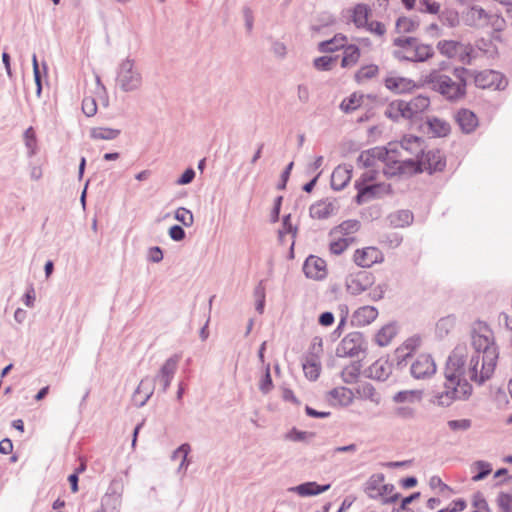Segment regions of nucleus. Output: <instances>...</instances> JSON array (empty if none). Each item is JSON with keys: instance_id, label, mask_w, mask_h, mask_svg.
<instances>
[{"instance_id": "1", "label": "nucleus", "mask_w": 512, "mask_h": 512, "mask_svg": "<svg viewBox=\"0 0 512 512\" xmlns=\"http://www.w3.org/2000/svg\"><path fill=\"white\" fill-rule=\"evenodd\" d=\"M465 347L457 346L448 357L444 375V391L434 396V404L442 407L450 406L455 400L467 399L472 386L465 376Z\"/></svg>"}, {"instance_id": "2", "label": "nucleus", "mask_w": 512, "mask_h": 512, "mask_svg": "<svg viewBox=\"0 0 512 512\" xmlns=\"http://www.w3.org/2000/svg\"><path fill=\"white\" fill-rule=\"evenodd\" d=\"M468 74L469 70L463 67L454 68V78L438 70H432L425 77V83L447 101L456 102L465 96L466 75Z\"/></svg>"}, {"instance_id": "3", "label": "nucleus", "mask_w": 512, "mask_h": 512, "mask_svg": "<svg viewBox=\"0 0 512 512\" xmlns=\"http://www.w3.org/2000/svg\"><path fill=\"white\" fill-rule=\"evenodd\" d=\"M116 85L123 92H133L142 86V74L130 58L123 60L116 73Z\"/></svg>"}, {"instance_id": "4", "label": "nucleus", "mask_w": 512, "mask_h": 512, "mask_svg": "<svg viewBox=\"0 0 512 512\" xmlns=\"http://www.w3.org/2000/svg\"><path fill=\"white\" fill-rule=\"evenodd\" d=\"M499 349L492 332L482 324V382L489 379L496 368Z\"/></svg>"}, {"instance_id": "5", "label": "nucleus", "mask_w": 512, "mask_h": 512, "mask_svg": "<svg viewBox=\"0 0 512 512\" xmlns=\"http://www.w3.org/2000/svg\"><path fill=\"white\" fill-rule=\"evenodd\" d=\"M417 146L418 154L421 151V138L411 136L404 138L400 143L390 142L387 146V155H385V167L383 172L386 176L390 177V170H395V166H398L400 160L404 157V151L408 150V144Z\"/></svg>"}, {"instance_id": "6", "label": "nucleus", "mask_w": 512, "mask_h": 512, "mask_svg": "<svg viewBox=\"0 0 512 512\" xmlns=\"http://www.w3.org/2000/svg\"><path fill=\"white\" fill-rule=\"evenodd\" d=\"M366 349L364 336L360 332H351L346 335L336 349L338 357H355Z\"/></svg>"}, {"instance_id": "7", "label": "nucleus", "mask_w": 512, "mask_h": 512, "mask_svg": "<svg viewBox=\"0 0 512 512\" xmlns=\"http://www.w3.org/2000/svg\"><path fill=\"white\" fill-rule=\"evenodd\" d=\"M122 493V482L120 480L113 479L107 489V492L101 499V508L97 512H119Z\"/></svg>"}, {"instance_id": "8", "label": "nucleus", "mask_w": 512, "mask_h": 512, "mask_svg": "<svg viewBox=\"0 0 512 512\" xmlns=\"http://www.w3.org/2000/svg\"><path fill=\"white\" fill-rule=\"evenodd\" d=\"M436 372V364L429 354L419 355L410 365V374L417 380H425Z\"/></svg>"}, {"instance_id": "9", "label": "nucleus", "mask_w": 512, "mask_h": 512, "mask_svg": "<svg viewBox=\"0 0 512 512\" xmlns=\"http://www.w3.org/2000/svg\"><path fill=\"white\" fill-rule=\"evenodd\" d=\"M180 359L181 355L179 354H174L173 356L169 357L161 366L157 375L154 378H151L154 385L156 382L161 384L163 393H165L169 388L171 381L177 371Z\"/></svg>"}, {"instance_id": "10", "label": "nucleus", "mask_w": 512, "mask_h": 512, "mask_svg": "<svg viewBox=\"0 0 512 512\" xmlns=\"http://www.w3.org/2000/svg\"><path fill=\"white\" fill-rule=\"evenodd\" d=\"M374 283V276L367 271H359L346 278V290L351 295H359L369 289Z\"/></svg>"}, {"instance_id": "11", "label": "nucleus", "mask_w": 512, "mask_h": 512, "mask_svg": "<svg viewBox=\"0 0 512 512\" xmlns=\"http://www.w3.org/2000/svg\"><path fill=\"white\" fill-rule=\"evenodd\" d=\"M423 140L421 139V145ZM421 163H423V171H427L429 174L435 172H442L446 167V158L442 152L438 149L429 150L424 152L421 147Z\"/></svg>"}, {"instance_id": "12", "label": "nucleus", "mask_w": 512, "mask_h": 512, "mask_svg": "<svg viewBox=\"0 0 512 512\" xmlns=\"http://www.w3.org/2000/svg\"><path fill=\"white\" fill-rule=\"evenodd\" d=\"M355 188L357 189V195L355 196L357 204H362L370 199L380 197L390 191V185L385 183L366 185L360 183V181H356Z\"/></svg>"}, {"instance_id": "13", "label": "nucleus", "mask_w": 512, "mask_h": 512, "mask_svg": "<svg viewBox=\"0 0 512 512\" xmlns=\"http://www.w3.org/2000/svg\"><path fill=\"white\" fill-rule=\"evenodd\" d=\"M394 168L395 170H390V177L411 176L414 174L422 173L423 163H421V156L412 157L409 155H404L398 166H395Z\"/></svg>"}, {"instance_id": "14", "label": "nucleus", "mask_w": 512, "mask_h": 512, "mask_svg": "<svg viewBox=\"0 0 512 512\" xmlns=\"http://www.w3.org/2000/svg\"><path fill=\"white\" fill-rule=\"evenodd\" d=\"M437 48L442 55L447 56L448 58H453L459 55L462 62L470 63V52L466 51V48L459 42L442 40L438 42Z\"/></svg>"}, {"instance_id": "15", "label": "nucleus", "mask_w": 512, "mask_h": 512, "mask_svg": "<svg viewBox=\"0 0 512 512\" xmlns=\"http://www.w3.org/2000/svg\"><path fill=\"white\" fill-rule=\"evenodd\" d=\"M353 259L355 264L359 267L368 268L375 263L382 262L383 255L376 247H366L363 249H357L354 253Z\"/></svg>"}, {"instance_id": "16", "label": "nucleus", "mask_w": 512, "mask_h": 512, "mask_svg": "<svg viewBox=\"0 0 512 512\" xmlns=\"http://www.w3.org/2000/svg\"><path fill=\"white\" fill-rule=\"evenodd\" d=\"M303 272L306 277L321 280L326 277V262L317 256L310 255L304 262Z\"/></svg>"}, {"instance_id": "17", "label": "nucleus", "mask_w": 512, "mask_h": 512, "mask_svg": "<svg viewBox=\"0 0 512 512\" xmlns=\"http://www.w3.org/2000/svg\"><path fill=\"white\" fill-rule=\"evenodd\" d=\"M415 37H398L393 40V45L399 47V50H395L393 55L395 58L401 61L414 62V48Z\"/></svg>"}, {"instance_id": "18", "label": "nucleus", "mask_w": 512, "mask_h": 512, "mask_svg": "<svg viewBox=\"0 0 512 512\" xmlns=\"http://www.w3.org/2000/svg\"><path fill=\"white\" fill-rule=\"evenodd\" d=\"M337 210L338 207L335 201L327 198L312 204L309 213L312 218L322 220L329 218L331 215L335 214Z\"/></svg>"}, {"instance_id": "19", "label": "nucleus", "mask_w": 512, "mask_h": 512, "mask_svg": "<svg viewBox=\"0 0 512 512\" xmlns=\"http://www.w3.org/2000/svg\"><path fill=\"white\" fill-rule=\"evenodd\" d=\"M154 393V384L150 377L143 378L133 393L132 401L137 407H143Z\"/></svg>"}, {"instance_id": "20", "label": "nucleus", "mask_w": 512, "mask_h": 512, "mask_svg": "<svg viewBox=\"0 0 512 512\" xmlns=\"http://www.w3.org/2000/svg\"><path fill=\"white\" fill-rule=\"evenodd\" d=\"M430 105L428 96L418 95L409 101L404 100L406 119H416L419 114L423 113Z\"/></svg>"}, {"instance_id": "21", "label": "nucleus", "mask_w": 512, "mask_h": 512, "mask_svg": "<svg viewBox=\"0 0 512 512\" xmlns=\"http://www.w3.org/2000/svg\"><path fill=\"white\" fill-rule=\"evenodd\" d=\"M506 23L503 17L495 14V15H484V10L482 9V28L486 29L487 34H492V38L494 40L500 39V32L505 28Z\"/></svg>"}, {"instance_id": "22", "label": "nucleus", "mask_w": 512, "mask_h": 512, "mask_svg": "<svg viewBox=\"0 0 512 512\" xmlns=\"http://www.w3.org/2000/svg\"><path fill=\"white\" fill-rule=\"evenodd\" d=\"M352 170L351 165L337 166L331 175V187L336 191L344 189L352 177Z\"/></svg>"}, {"instance_id": "23", "label": "nucleus", "mask_w": 512, "mask_h": 512, "mask_svg": "<svg viewBox=\"0 0 512 512\" xmlns=\"http://www.w3.org/2000/svg\"><path fill=\"white\" fill-rule=\"evenodd\" d=\"M507 86V80L498 71H482V89L503 90Z\"/></svg>"}, {"instance_id": "24", "label": "nucleus", "mask_w": 512, "mask_h": 512, "mask_svg": "<svg viewBox=\"0 0 512 512\" xmlns=\"http://www.w3.org/2000/svg\"><path fill=\"white\" fill-rule=\"evenodd\" d=\"M477 324H480V320L474 321V326L471 331L472 345L475 349L476 355H473L470 360L469 377L471 380L480 383V380H478L477 373L478 357L480 353V334H478L477 329L475 327Z\"/></svg>"}, {"instance_id": "25", "label": "nucleus", "mask_w": 512, "mask_h": 512, "mask_svg": "<svg viewBox=\"0 0 512 512\" xmlns=\"http://www.w3.org/2000/svg\"><path fill=\"white\" fill-rule=\"evenodd\" d=\"M392 373V365L388 360L379 359L368 368V376L378 381H385Z\"/></svg>"}, {"instance_id": "26", "label": "nucleus", "mask_w": 512, "mask_h": 512, "mask_svg": "<svg viewBox=\"0 0 512 512\" xmlns=\"http://www.w3.org/2000/svg\"><path fill=\"white\" fill-rule=\"evenodd\" d=\"M330 484L319 485L316 482H305L295 487L290 488V491L297 493L299 496H315L330 489Z\"/></svg>"}, {"instance_id": "27", "label": "nucleus", "mask_w": 512, "mask_h": 512, "mask_svg": "<svg viewBox=\"0 0 512 512\" xmlns=\"http://www.w3.org/2000/svg\"><path fill=\"white\" fill-rule=\"evenodd\" d=\"M456 121L464 133L472 132L478 125L477 116L467 109H461L457 112Z\"/></svg>"}, {"instance_id": "28", "label": "nucleus", "mask_w": 512, "mask_h": 512, "mask_svg": "<svg viewBox=\"0 0 512 512\" xmlns=\"http://www.w3.org/2000/svg\"><path fill=\"white\" fill-rule=\"evenodd\" d=\"M347 37L338 33L330 40L322 41L318 44V50L321 53H330L347 46Z\"/></svg>"}, {"instance_id": "29", "label": "nucleus", "mask_w": 512, "mask_h": 512, "mask_svg": "<svg viewBox=\"0 0 512 512\" xmlns=\"http://www.w3.org/2000/svg\"><path fill=\"white\" fill-rule=\"evenodd\" d=\"M378 316V311L373 306H363L360 307L353 316L354 322L360 326L369 325L373 322Z\"/></svg>"}, {"instance_id": "30", "label": "nucleus", "mask_w": 512, "mask_h": 512, "mask_svg": "<svg viewBox=\"0 0 512 512\" xmlns=\"http://www.w3.org/2000/svg\"><path fill=\"white\" fill-rule=\"evenodd\" d=\"M427 125L435 137H446L451 131L450 124L437 117L428 118Z\"/></svg>"}, {"instance_id": "31", "label": "nucleus", "mask_w": 512, "mask_h": 512, "mask_svg": "<svg viewBox=\"0 0 512 512\" xmlns=\"http://www.w3.org/2000/svg\"><path fill=\"white\" fill-rule=\"evenodd\" d=\"M329 396L342 406L350 405L354 399L352 390L347 387H336L329 391Z\"/></svg>"}, {"instance_id": "32", "label": "nucleus", "mask_w": 512, "mask_h": 512, "mask_svg": "<svg viewBox=\"0 0 512 512\" xmlns=\"http://www.w3.org/2000/svg\"><path fill=\"white\" fill-rule=\"evenodd\" d=\"M302 367L305 376L312 381H315L320 374V362L314 355L307 356L302 362Z\"/></svg>"}, {"instance_id": "33", "label": "nucleus", "mask_w": 512, "mask_h": 512, "mask_svg": "<svg viewBox=\"0 0 512 512\" xmlns=\"http://www.w3.org/2000/svg\"><path fill=\"white\" fill-rule=\"evenodd\" d=\"M370 8L366 4H357L353 9L352 21L357 28H365L368 25Z\"/></svg>"}, {"instance_id": "34", "label": "nucleus", "mask_w": 512, "mask_h": 512, "mask_svg": "<svg viewBox=\"0 0 512 512\" xmlns=\"http://www.w3.org/2000/svg\"><path fill=\"white\" fill-rule=\"evenodd\" d=\"M385 86L392 92L403 93L410 89L411 81L403 77H387L384 81Z\"/></svg>"}, {"instance_id": "35", "label": "nucleus", "mask_w": 512, "mask_h": 512, "mask_svg": "<svg viewBox=\"0 0 512 512\" xmlns=\"http://www.w3.org/2000/svg\"><path fill=\"white\" fill-rule=\"evenodd\" d=\"M420 25V21L418 17H405L401 16L396 20V31L398 33H412L414 32Z\"/></svg>"}, {"instance_id": "36", "label": "nucleus", "mask_w": 512, "mask_h": 512, "mask_svg": "<svg viewBox=\"0 0 512 512\" xmlns=\"http://www.w3.org/2000/svg\"><path fill=\"white\" fill-rule=\"evenodd\" d=\"M361 368L362 364L360 361H354L346 366L341 372L343 382L346 384L355 383L360 375Z\"/></svg>"}, {"instance_id": "37", "label": "nucleus", "mask_w": 512, "mask_h": 512, "mask_svg": "<svg viewBox=\"0 0 512 512\" xmlns=\"http://www.w3.org/2000/svg\"><path fill=\"white\" fill-rule=\"evenodd\" d=\"M405 107L404 100H395L387 106L384 115L393 121H398L401 117L406 118Z\"/></svg>"}, {"instance_id": "38", "label": "nucleus", "mask_w": 512, "mask_h": 512, "mask_svg": "<svg viewBox=\"0 0 512 512\" xmlns=\"http://www.w3.org/2000/svg\"><path fill=\"white\" fill-rule=\"evenodd\" d=\"M360 58V49L357 45L351 44L344 48L341 66L347 68L355 65Z\"/></svg>"}, {"instance_id": "39", "label": "nucleus", "mask_w": 512, "mask_h": 512, "mask_svg": "<svg viewBox=\"0 0 512 512\" xmlns=\"http://www.w3.org/2000/svg\"><path fill=\"white\" fill-rule=\"evenodd\" d=\"M423 396V392L421 390H403L397 392L393 396V401L395 403H415L420 402Z\"/></svg>"}, {"instance_id": "40", "label": "nucleus", "mask_w": 512, "mask_h": 512, "mask_svg": "<svg viewBox=\"0 0 512 512\" xmlns=\"http://www.w3.org/2000/svg\"><path fill=\"white\" fill-rule=\"evenodd\" d=\"M120 133L121 131L119 129L94 127L90 131V137L96 140H113L116 139Z\"/></svg>"}, {"instance_id": "41", "label": "nucleus", "mask_w": 512, "mask_h": 512, "mask_svg": "<svg viewBox=\"0 0 512 512\" xmlns=\"http://www.w3.org/2000/svg\"><path fill=\"white\" fill-rule=\"evenodd\" d=\"M396 326L388 324L383 326L376 334L375 340L379 346H387L396 335Z\"/></svg>"}, {"instance_id": "42", "label": "nucleus", "mask_w": 512, "mask_h": 512, "mask_svg": "<svg viewBox=\"0 0 512 512\" xmlns=\"http://www.w3.org/2000/svg\"><path fill=\"white\" fill-rule=\"evenodd\" d=\"M414 48V62H424L434 55L432 46L420 43L417 38H415Z\"/></svg>"}, {"instance_id": "43", "label": "nucleus", "mask_w": 512, "mask_h": 512, "mask_svg": "<svg viewBox=\"0 0 512 512\" xmlns=\"http://www.w3.org/2000/svg\"><path fill=\"white\" fill-rule=\"evenodd\" d=\"M383 480L384 476L382 474L378 475L376 478L373 476L368 480L365 492L369 498L376 499L381 497V486Z\"/></svg>"}, {"instance_id": "44", "label": "nucleus", "mask_w": 512, "mask_h": 512, "mask_svg": "<svg viewBox=\"0 0 512 512\" xmlns=\"http://www.w3.org/2000/svg\"><path fill=\"white\" fill-rule=\"evenodd\" d=\"M379 73V67L375 64L362 66L355 74V80L361 83L364 80H369L376 77Z\"/></svg>"}, {"instance_id": "45", "label": "nucleus", "mask_w": 512, "mask_h": 512, "mask_svg": "<svg viewBox=\"0 0 512 512\" xmlns=\"http://www.w3.org/2000/svg\"><path fill=\"white\" fill-rule=\"evenodd\" d=\"M314 436V432L300 431L294 427L285 434L284 438L293 442H309Z\"/></svg>"}, {"instance_id": "46", "label": "nucleus", "mask_w": 512, "mask_h": 512, "mask_svg": "<svg viewBox=\"0 0 512 512\" xmlns=\"http://www.w3.org/2000/svg\"><path fill=\"white\" fill-rule=\"evenodd\" d=\"M455 326V317L453 315H449L441 318L436 324V331L439 336H446L451 329Z\"/></svg>"}, {"instance_id": "47", "label": "nucleus", "mask_w": 512, "mask_h": 512, "mask_svg": "<svg viewBox=\"0 0 512 512\" xmlns=\"http://www.w3.org/2000/svg\"><path fill=\"white\" fill-rule=\"evenodd\" d=\"M190 451H191L190 444L183 443L172 453V456H171L172 460H175V455H182V460H181L180 465L178 467V471H181L183 469L184 470L187 469V467L189 465L187 457H188V454L190 453Z\"/></svg>"}, {"instance_id": "48", "label": "nucleus", "mask_w": 512, "mask_h": 512, "mask_svg": "<svg viewBox=\"0 0 512 512\" xmlns=\"http://www.w3.org/2000/svg\"><path fill=\"white\" fill-rule=\"evenodd\" d=\"M174 218L186 227H191L194 223L192 212L185 207H179L175 211Z\"/></svg>"}, {"instance_id": "49", "label": "nucleus", "mask_w": 512, "mask_h": 512, "mask_svg": "<svg viewBox=\"0 0 512 512\" xmlns=\"http://www.w3.org/2000/svg\"><path fill=\"white\" fill-rule=\"evenodd\" d=\"M24 141L28 149L29 156H33L36 153L37 139L33 127H29L24 132Z\"/></svg>"}, {"instance_id": "50", "label": "nucleus", "mask_w": 512, "mask_h": 512, "mask_svg": "<svg viewBox=\"0 0 512 512\" xmlns=\"http://www.w3.org/2000/svg\"><path fill=\"white\" fill-rule=\"evenodd\" d=\"M362 95L358 96L356 93L352 94L349 98L344 99L340 104L341 110L345 113H350L360 106Z\"/></svg>"}, {"instance_id": "51", "label": "nucleus", "mask_w": 512, "mask_h": 512, "mask_svg": "<svg viewBox=\"0 0 512 512\" xmlns=\"http://www.w3.org/2000/svg\"><path fill=\"white\" fill-rule=\"evenodd\" d=\"M360 228V222L355 219H349L343 221L336 229L343 235H349L355 233Z\"/></svg>"}, {"instance_id": "52", "label": "nucleus", "mask_w": 512, "mask_h": 512, "mask_svg": "<svg viewBox=\"0 0 512 512\" xmlns=\"http://www.w3.org/2000/svg\"><path fill=\"white\" fill-rule=\"evenodd\" d=\"M337 60L336 57L321 56L314 59V67L320 71H329L332 69L334 62Z\"/></svg>"}, {"instance_id": "53", "label": "nucleus", "mask_w": 512, "mask_h": 512, "mask_svg": "<svg viewBox=\"0 0 512 512\" xmlns=\"http://www.w3.org/2000/svg\"><path fill=\"white\" fill-rule=\"evenodd\" d=\"M420 342H421V339L419 336H413L411 338H408L404 342L403 347L400 349H397V352H400L404 349L408 350V352L404 355V359H403V360H406V358L411 355V352L414 351L417 347H419Z\"/></svg>"}, {"instance_id": "54", "label": "nucleus", "mask_w": 512, "mask_h": 512, "mask_svg": "<svg viewBox=\"0 0 512 512\" xmlns=\"http://www.w3.org/2000/svg\"><path fill=\"white\" fill-rule=\"evenodd\" d=\"M420 492H414L411 495L404 497L401 501V504L397 508H393L392 512H413L410 508L407 506L411 504L413 501L417 500L420 497Z\"/></svg>"}, {"instance_id": "55", "label": "nucleus", "mask_w": 512, "mask_h": 512, "mask_svg": "<svg viewBox=\"0 0 512 512\" xmlns=\"http://www.w3.org/2000/svg\"><path fill=\"white\" fill-rule=\"evenodd\" d=\"M394 414L404 420H411L416 416V409L411 406H399L395 408Z\"/></svg>"}, {"instance_id": "56", "label": "nucleus", "mask_w": 512, "mask_h": 512, "mask_svg": "<svg viewBox=\"0 0 512 512\" xmlns=\"http://www.w3.org/2000/svg\"><path fill=\"white\" fill-rule=\"evenodd\" d=\"M273 387L272 378L270 374V365L267 364L265 367V373L264 376L260 382L259 389L262 393L266 394L268 393Z\"/></svg>"}, {"instance_id": "57", "label": "nucleus", "mask_w": 512, "mask_h": 512, "mask_svg": "<svg viewBox=\"0 0 512 512\" xmlns=\"http://www.w3.org/2000/svg\"><path fill=\"white\" fill-rule=\"evenodd\" d=\"M349 246V240L347 238H340L330 243V252L335 255H340Z\"/></svg>"}, {"instance_id": "58", "label": "nucleus", "mask_w": 512, "mask_h": 512, "mask_svg": "<svg viewBox=\"0 0 512 512\" xmlns=\"http://www.w3.org/2000/svg\"><path fill=\"white\" fill-rule=\"evenodd\" d=\"M82 111L88 117L94 116L97 112L96 101L93 98H85L82 102Z\"/></svg>"}, {"instance_id": "59", "label": "nucleus", "mask_w": 512, "mask_h": 512, "mask_svg": "<svg viewBox=\"0 0 512 512\" xmlns=\"http://www.w3.org/2000/svg\"><path fill=\"white\" fill-rule=\"evenodd\" d=\"M357 161L359 164H362L364 168L373 167L376 163L369 150L362 151L358 156Z\"/></svg>"}, {"instance_id": "60", "label": "nucleus", "mask_w": 512, "mask_h": 512, "mask_svg": "<svg viewBox=\"0 0 512 512\" xmlns=\"http://www.w3.org/2000/svg\"><path fill=\"white\" fill-rule=\"evenodd\" d=\"M168 234L170 238L174 241H182L185 236V230L180 225H173L169 228Z\"/></svg>"}, {"instance_id": "61", "label": "nucleus", "mask_w": 512, "mask_h": 512, "mask_svg": "<svg viewBox=\"0 0 512 512\" xmlns=\"http://www.w3.org/2000/svg\"><path fill=\"white\" fill-rule=\"evenodd\" d=\"M448 426L453 431L467 430L471 427V421L468 419L450 420L448 421Z\"/></svg>"}, {"instance_id": "62", "label": "nucleus", "mask_w": 512, "mask_h": 512, "mask_svg": "<svg viewBox=\"0 0 512 512\" xmlns=\"http://www.w3.org/2000/svg\"><path fill=\"white\" fill-rule=\"evenodd\" d=\"M244 21H245V27L248 32H251L254 25V16L253 11L249 6H244L242 9Z\"/></svg>"}, {"instance_id": "63", "label": "nucleus", "mask_w": 512, "mask_h": 512, "mask_svg": "<svg viewBox=\"0 0 512 512\" xmlns=\"http://www.w3.org/2000/svg\"><path fill=\"white\" fill-rule=\"evenodd\" d=\"M195 178V171L193 168H187L182 175L177 179L176 184L187 185Z\"/></svg>"}, {"instance_id": "64", "label": "nucleus", "mask_w": 512, "mask_h": 512, "mask_svg": "<svg viewBox=\"0 0 512 512\" xmlns=\"http://www.w3.org/2000/svg\"><path fill=\"white\" fill-rule=\"evenodd\" d=\"M148 260L153 263H159L163 260V251L159 246L151 247L148 250Z\"/></svg>"}]
</instances>
